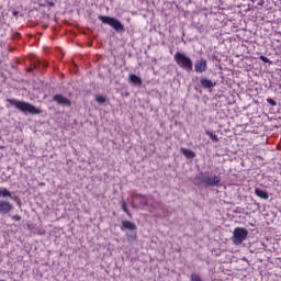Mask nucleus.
Wrapping results in <instances>:
<instances>
[{"mask_svg": "<svg viewBox=\"0 0 281 281\" xmlns=\"http://www.w3.org/2000/svg\"><path fill=\"white\" fill-rule=\"evenodd\" d=\"M193 183L198 188H216L221 183V176H210L207 172L201 171L194 177Z\"/></svg>", "mask_w": 281, "mask_h": 281, "instance_id": "1", "label": "nucleus"}, {"mask_svg": "<svg viewBox=\"0 0 281 281\" xmlns=\"http://www.w3.org/2000/svg\"><path fill=\"white\" fill-rule=\"evenodd\" d=\"M7 102L11 104V106H14L15 109H18V111H20V113H23L24 115H41V113H43L41 109L25 101H21L16 99H7Z\"/></svg>", "mask_w": 281, "mask_h": 281, "instance_id": "2", "label": "nucleus"}, {"mask_svg": "<svg viewBox=\"0 0 281 281\" xmlns=\"http://www.w3.org/2000/svg\"><path fill=\"white\" fill-rule=\"evenodd\" d=\"M173 58L177 65L181 67V69H184V71H188V74L194 70L192 59L188 57L186 54L178 52L175 54Z\"/></svg>", "mask_w": 281, "mask_h": 281, "instance_id": "3", "label": "nucleus"}, {"mask_svg": "<svg viewBox=\"0 0 281 281\" xmlns=\"http://www.w3.org/2000/svg\"><path fill=\"white\" fill-rule=\"evenodd\" d=\"M98 19L104 25H110L111 27H113L115 32H124V24H122L120 20L106 15H99Z\"/></svg>", "mask_w": 281, "mask_h": 281, "instance_id": "4", "label": "nucleus"}, {"mask_svg": "<svg viewBox=\"0 0 281 281\" xmlns=\"http://www.w3.org/2000/svg\"><path fill=\"white\" fill-rule=\"evenodd\" d=\"M247 236H249V231H247V228L236 227L231 240L234 245H243V241L247 240Z\"/></svg>", "mask_w": 281, "mask_h": 281, "instance_id": "5", "label": "nucleus"}, {"mask_svg": "<svg viewBox=\"0 0 281 281\" xmlns=\"http://www.w3.org/2000/svg\"><path fill=\"white\" fill-rule=\"evenodd\" d=\"M194 71L195 74H203V71H207V59L200 58L194 63Z\"/></svg>", "mask_w": 281, "mask_h": 281, "instance_id": "6", "label": "nucleus"}, {"mask_svg": "<svg viewBox=\"0 0 281 281\" xmlns=\"http://www.w3.org/2000/svg\"><path fill=\"white\" fill-rule=\"evenodd\" d=\"M14 210V205L5 200H0V214L1 216H5V214H10Z\"/></svg>", "mask_w": 281, "mask_h": 281, "instance_id": "7", "label": "nucleus"}, {"mask_svg": "<svg viewBox=\"0 0 281 281\" xmlns=\"http://www.w3.org/2000/svg\"><path fill=\"white\" fill-rule=\"evenodd\" d=\"M53 102H56L59 106H71V100L63 94H55L53 97Z\"/></svg>", "mask_w": 281, "mask_h": 281, "instance_id": "8", "label": "nucleus"}, {"mask_svg": "<svg viewBox=\"0 0 281 281\" xmlns=\"http://www.w3.org/2000/svg\"><path fill=\"white\" fill-rule=\"evenodd\" d=\"M137 232V225L131 221H122L121 232Z\"/></svg>", "mask_w": 281, "mask_h": 281, "instance_id": "9", "label": "nucleus"}, {"mask_svg": "<svg viewBox=\"0 0 281 281\" xmlns=\"http://www.w3.org/2000/svg\"><path fill=\"white\" fill-rule=\"evenodd\" d=\"M128 82H130V85H134V87H142L143 80L140 79L139 76H137L135 74H130Z\"/></svg>", "mask_w": 281, "mask_h": 281, "instance_id": "10", "label": "nucleus"}, {"mask_svg": "<svg viewBox=\"0 0 281 281\" xmlns=\"http://www.w3.org/2000/svg\"><path fill=\"white\" fill-rule=\"evenodd\" d=\"M201 87H203V89H214V87H216V82L203 77L200 80Z\"/></svg>", "mask_w": 281, "mask_h": 281, "instance_id": "11", "label": "nucleus"}, {"mask_svg": "<svg viewBox=\"0 0 281 281\" xmlns=\"http://www.w3.org/2000/svg\"><path fill=\"white\" fill-rule=\"evenodd\" d=\"M180 151L182 153V155H184V157H187V159H194V157H196V154L191 149L181 147Z\"/></svg>", "mask_w": 281, "mask_h": 281, "instance_id": "12", "label": "nucleus"}, {"mask_svg": "<svg viewBox=\"0 0 281 281\" xmlns=\"http://www.w3.org/2000/svg\"><path fill=\"white\" fill-rule=\"evenodd\" d=\"M255 194L259 196V199H263L267 201L269 199V193L262 189L256 188L255 189Z\"/></svg>", "mask_w": 281, "mask_h": 281, "instance_id": "13", "label": "nucleus"}, {"mask_svg": "<svg viewBox=\"0 0 281 281\" xmlns=\"http://www.w3.org/2000/svg\"><path fill=\"white\" fill-rule=\"evenodd\" d=\"M133 199L134 201H138L139 205H148V200L142 194H136L133 196Z\"/></svg>", "mask_w": 281, "mask_h": 281, "instance_id": "14", "label": "nucleus"}, {"mask_svg": "<svg viewBox=\"0 0 281 281\" xmlns=\"http://www.w3.org/2000/svg\"><path fill=\"white\" fill-rule=\"evenodd\" d=\"M0 196H2V199H12V192L7 190L5 188H0Z\"/></svg>", "mask_w": 281, "mask_h": 281, "instance_id": "15", "label": "nucleus"}, {"mask_svg": "<svg viewBox=\"0 0 281 281\" xmlns=\"http://www.w3.org/2000/svg\"><path fill=\"white\" fill-rule=\"evenodd\" d=\"M205 135H207L210 137V139H212V142H218V136H216L214 134V132L212 131H205Z\"/></svg>", "mask_w": 281, "mask_h": 281, "instance_id": "16", "label": "nucleus"}, {"mask_svg": "<svg viewBox=\"0 0 281 281\" xmlns=\"http://www.w3.org/2000/svg\"><path fill=\"white\" fill-rule=\"evenodd\" d=\"M121 209L123 210V212H125L127 214V216H130V218L133 216L131 214V211H128V207L126 206V202H122Z\"/></svg>", "mask_w": 281, "mask_h": 281, "instance_id": "17", "label": "nucleus"}, {"mask_svg": "<svg viewBox=\"0 0 281 281\" xmlns=\"http://www.w3.org/2000/svg\"><path fill=\"white\" fill-rule=\"evenodd\" d=\"M128 243H135L137 240V233L130 234L126 236Z\"/></svg>", "mask_w": 281, "mask_h": 281, "instance_id": "18", "label": "nucleus"}, {"mask_svg": "<svg viewBox=\"0 0 281 281\" xmlns=\"http://www.w3.org/2000/svg\"><path fill=\"white\" fill-rule=\"evenodd\" d=\"M95 101H97L99 104H104V102H106V98L103 97V95H97V97H95Z\"/></svg>", "mask_w": 281, "mask_h": 281, "instance_id": "19", "label": "nucleus"}, {"mask_svg": "<svg viewBox=\"0 0 281 281\" xmlns=\"http://www.w3.org/2000/svg\"><path fill=\"white\" fill-rule=\"evenodd\" d=\"M191 281H203L201 279V276L196 274V273H193L191 274V278H190Z\"/></svg>", "mask_w": 281, "mask_h": 281, "instance_id": "20", "label": "nucleus"}, {"mask_svg": "<svg viewBox=\"0 0 281 281\" xmlns=\"http://www.w3.org/2000/svg\"><path fill=\"white\" fill-rule=\"evenodd\" d=\"M268 104H270L271 106H278V102H276V100L268 98L267 99Z\"/></svg>", "mask_w": 281, "mask_h": 281, "instance_id": "21", "label": "nucleus"}, {"mask_svg": "<svg viewBox=\"0 0 281 281\" xmlns=\"http://www.w3.org/2000/svg\"><path fill=\"white\" fill-rule=\"evenodd\" d=\"M259 60H262V63H271L265 55L259 56Z\"/></svg>", "mask_w": 281, "mask_h": 281, "instance_id": "22", "label": "nucleus"}, {"mask_svg": "<svg viewBox=\"0 0 281 281\" xmlns=\"http://www.w3.org/2000/svg\"><path fill=\"white\" fill-rule=\"evenodd\" d=\"M11 218H12V221H21V216L20 215H13Z\"/></svg>", "mask_w": 281, "mask_h": 281, "instance_id": "23", "label": "nucleus"}, {"mask_svg": "<svg viewBox=\"0 0 281 281\" xmlns=\"http://www.w3.org/2000/svg\"><path fill=\"white\" fill-rule=\"evenodd\" d=\"M257 5H260V7L265 5V0H259V2L257 3Z\"/></svg>", "mask_w": 281, "mask_h": 281, "instance_id": "24", "label": "nucleus"}, {"mask_svg": "<svg viewBox=\"0 0 281 281\" xmlns=\"http://www.w3.org/2000/svg\"><path fill=\"white\" fill-rule=\"evenodd\" d=\"M13 16H19V11H13Z\"/></svg>", "mask_w": 281, "mask_h": 281, "instance_id": "25", "label": "nucleus"}, {"mask_svg": "<svg viewBox=\"0 0 281 281\" xmlns=\"http://www.w3.org/2000/svg\"><path fill=\"white\" fill-rule=\"evenodd\" d=\"M49 5L54 7V2H49Z\"/></svg>", "mask_w": 281, "mask_h": 281, "instance_id": "26", "label": "nucleus"}]
</instances>
